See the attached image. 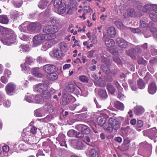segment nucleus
I'll return each instance as SVG.
<instances>
[{"label":"nucleus","mask_w":157,"mask_h":157,"mask_svg":"<svg viewBox=\"0 0 157 157\" xmlns=\"http://www.w3.org/2000/svg\"><path fill=\"white\" fill-rule=\"evenodd\" d=\"M64 4V3L62 2V0H55L54 6L55 8L57 9Z\"/></svg>","instance_id":"37"},{"label":"nucleus","mask_w":157,"mask_h":157,"mask_svg":"<svg viewBox=\"0 0 157 157\" xmlns=\"http://www.w3.org/2000/svg\"><path fill=\"white\" fill-rule=\"evenodd\" d=\"M92 11V9L89 6H86L84 7V13L83 15L84 16V19H86L85 15L87 13L90 12Z\"/></svg>","instance_id":"40"},{"label":"nucleus","mask_w":157,"mask_h":157,"mask_svg":"<svg viewBox=\"0 0 157 157\" xmlns=\"http://www.w3.org/2000/svg\"><path fill=\"white\" fill-rule=\"evenodd\" d=\"M79 79L81 81L83 82L88 83V82L89 79L87 76L85 75L79 76Z\"/></svg>","instance_id":"44"},{"label":"nucleus","mask_w":157,"mask_h":157,"mask_svg":"<svg viewBox=\"0 0 157 157\" xmlns=\"http://www.w3.org/2000/svg\"><path fill=\"white\" fill-rule=\"evenodd\" d=\"M43 69L44 71L48 74L55 72L56 71V66L50 64H48L44 66Z\"/></svg>","instance_id":"9"},{"label":"nucleus","mask_w":157,"mask_h":157,"mask_svg":"<svg viewBox=\"0 0 157 157\" xmlns=\"http://www.w3.org/2000/svg\"><path fill=\"white\" fill-rule=\"evenodd\" d=\"M144 136H148L151 139L157 137V130L155 128L146 130L143 131Z\"/></svg>","instance_id":"6"},{"label":"nucleus","mask_w":157,"mask_h":157,"mask_svg":"<svg viewBox=\"0 0 157 157\" xmlns=\"http://www.w3.org/2000/svg\"><path fill=\"white\" fill-rule=\"evenodd\" d=\"M0 38L4 44L9 45L15 42L16 35L12 30L0 26Z\"/></svg>","instance_id":"1"},{"label":"nucleus","mask_w":157,"mask_h":157,"mask_svg":"<svg viewBox=\"0 0 157 157\" xmlns=\"http://www.w3.org/2000/svg\"><path fill=\"white\" fill-rule=\"evenodd\" d=\"M34 114L36 117H42L44 115L43 110L40 109H38L34 111Z\"/></svg>","instance_id":"34"},{"label":"nucleus","mask_w":157,"mask_h":157,"mask_svg":"<svg viewBox=\"0 0 157 157\" xmlns=\"http://www.w3.org/2000/svg\"><path fill=\"white\" fill-rule=\"evenodd\" d=\"M127 54L131 58L133 59L136 58L135 56L136 54V51L133 49H131L127 51L126 52Z\"/></svg>","instance_id":"25"},{"label":"nucleus","mask_w":157,"mask_h":157,"mask_svg":"<svg viewBox=\"0 0 157 157\" xmlns=\"http://www.w3.org/2000/svg\"><path fill=\"white\" fill-rule=\"evenodd\" d=\"M107 89L111 94H113L115 91V89L113 86L110 83L107 84Z\"/></svg>","instance_id":"35"},{"label":"nucleus","mask_w":157,"mask_h":157,"mask_svg":"<svg viewBox=\"0 0 157 157\" xmlns=\"http://www.w3.org/2000/svg\"><path fill=\"white\" fill-rule=\"evenodd\" d=\"M113 83L119 90L121 91L122 90V89L117 81L116 80L114 81H113Z\"/></svg>","instance_id":"60"},{"label":"nucleus","mask_w":157,"mask_h":157,"mask_svg":"<svg viewBox=\"0 0 157 157\" xmlns=\"http://www.w3.org/2000/svg\"><path fill=\"white\" fill-rule=\"evenodd\" d=\"M157 88L155 83L154 82H152L149 84L148 91L151 94H155Z\"/></svg>","instance_id":"16"},{"label":"nucleus","mask_w":157,"mask_h":157,"mask_svg":"<svg viewBox=\"0 0 157 157\" xmlns=\"http://www.w3.org/2000/svg\"><path fill=\"white\" fill-rule=\"evenodd\" d=\"M153 23L151 22H150L148 24L149 27L151 28L150 30H149L148 32L149 34L148 35H147L146 34H145V37L146 38L152 35H154V37H157V30L156 28L152 27Z\"/></svg>","instance_id":"11"},{"label":"nucleus","mask_w":157,"mask_h":157,"mask_svg":"<svg viewBox=\"0 0 157 157\" xmlns=\"http://www.w3.org/2000/svg\"><path fill=\"white\" fill-rule=\"evenodd\" d=\"M48 2L47 1L42 0L39 3L38 6L41 9H44L47 6Z\"/></svg>","instance_id":"36"},{"label":"nucleus","mask_w":157,"mask_h":157,"mask_svg":"<svg viewBox=\"0 0 157 157\" xmlns=\"http://www.w3.org/2000/svg\"><path fill=\"white\" fill-rule=\"evenodd\" d=\"M94 82L95 85L100 87H103L106 84L105 81L101 78H99L98 80L95 81Z\"/></svg>","instance_id":"23"},{"label":"nucleus","mask_w":157,"mask_h":157,"mask_svg":"<svg viewBox=\"0 0 157 157\" xmlns=\"http://www.w3.org/2000/svg\"><path fill=\"white\" fill-rule=\"evenodd\" d=\"M9 21L8 18L5 15H0V23L3 24H7Z\"/></svg>","instance_id":"31"},{"label":"nucleus","mask_w":157,"mask_h":157,"mask_svg":"<svg viewBox=\"0 0 157 157\" xmlns=\"http://www.w3.org/2000/svg\"><path fill=\"white\" fill-rule=\"evenodd\" d=\"M78 127L81 129V131L82 133L87 134L89 133L90 129L87 126L85 125L80 124L78 125Z\"/></svg>","instance_id":"19"},{"label":"nucleus","mask_w":157,"mask_h":157,"mask_svg":"<svg viewBox=\"0 0 157 157\" xmlns=\"http://www.w3.org/2000/svg\"><path fill=\"white\" fill-rule=\"evenodd\" d=\"M101 68L103 71L106 74H108L110 71V69L107 67L105 66L104 65H101Z\"/></svg>","instance_id":"55"},{"label":"nucleus","mask_w":157,"mask_h":157,"mask_svg":"<svg viewBox=\"0 0 157 157\" xmlns=\"http://www.w3.org/2000/svg\"><path fill=\"white\" fill-rule=\"evenodd\" d=\"M77 133V131H76L71 129L69 130L67 132V135L68 136L70 137H75L76 134Z\"/></svg>","instance_id":"43"},{"label":"nucleus","mask_w":157,"mask_h":157,"mask_svg":"<svg viewBox=\"0 0 157 157\" xmlns=\"http://www.w3.org/2000/svg\"><path fill=\"white\" fill-rule=\"evenodd\" d=\"M128 82L131 85L132 90L134 91L136 90L137 88L136 83L131 80H129Z\"/></svg>","instance_id":"48"},{"label":"nucleus","mask_w":157,"mask_h":157,"mask_svg":"<svg viewBox=\"0 0 157 157\" xmlns=\"http://www.w3.org/2000/svg\"><path fill=\"white\" fill-rule=\"evenodd\" d=\"M50 25H48L44 26L43 28V31L45 34L46 37H48L50 34Z\"/></svg>","instance_id":"38"},{"label":"nucleus","mask_w":157,"mask_h":157,"mask_svg":"<svg viewBox=\"0 0 157 157\" xmlns=\"http://www.w3.org/2000/svg\"><path fill=\"white\" fill-rule=\"evenodd\" d=\"M41 28L40 23L37 22H33L29 24L27 27V29L31 31L36 32H39Z\"/></svg>","instance_id":"3"},{"label":"nucleus","mask_w":157,"mask_h":157,"mask_svg":"<svg viewBox=\"0 0 157 157\" xmlns=\"http://www.w3.org/2000/svg\"><path fill=\"white\" fill-rule=\"evenodd\" d=\"M90 157H99L98 152L94 149H90L89 151Z\"/></svg>","instance_id":"29"},{"label":"nucleus","mask_w":157,"mask_h":157,"mask_svg":"<svg viewBox=\"0 0 157 157\" xmlns=\"http://www.w3.org/2000/svg\"><path fill=\"white\" fill-rule=\"evenodd\" d=\"M72 97L69 94H64L62 98V103L63 105H65L69 104L71 101Z\"/></svg>","instance_id":"13"},{"label":"nucleus","mask_w":157,"mask_h":157,"mask_svg":"<svg viewBox=\"0 0 157 157\" xmlns=\"http://www.w3.org/2000/svg\"><path fill=\"white\" fill-rule=\"evenodd\" d=\"M151 19L154 22L157 21V15L155 13H151L149 14Z\"/></svg>","instance_id":"45"},{"label":"nucleus","mask_w":157,"mask_h":157,"mask_svg":"<svg viewBox=\"0 0 157 157\" xmlns=\"http://www.w3.org/2000/svg\"><path fill=\"white\" fill-rule=\"evenodd\" d=\"M56 92V90L53 89H51L50 91L45 90L41 94L44 100H49L52 95Z\"/></svg>","instance_id":"8"},{"label":"nucleus","mask_w":157,"mask_h":157,"mask_svg":"<svg viewBox=\"0 0 157 157\" xmlns=\"http://www.w3.org/2000/svg\"><path fill=\"white\" fill-rule=\"evenodd\" d=\"M21 67L22 68V70H29L30 69L29 67L26 66L25 63L21 65Z\"/></svg>","instance_id":"62"},{"label":"nucleus","mask_w":157,"mask_h":157,"mask_svg":"<svg viewBox=\"0 0 157 157\" xmlns=\"http://www.w3.org/2000/svg\"><path fill=\"white\" fill-rule=\"evenodd\" d=\"M107 117L106 116L102 115L99 117L97 119V122L98 124L103 127L104 129L106 130L107 125L106 123Z\"/></svg>","instance_id":"10"},{"label":"nucleus","mask_w":157,"mask_h":157,"mask_svg":"<svg viewBox=\"0 0 157 157\" xmlns=\"http://www.w3.org/2000/svg\"><path fill=\"white\" fill-rule=\"evenodd\" d=\"M50 34L48 36L52 38H55L56 36L54 34L58 32V27L55 25H50Z\"/></svg>","instance_id":"15"},{"label":"nucleus","mask_w":157,"mask_h":157,"mask_svg":"<svg viewBox=\"0 0 157 157\" xmlns=\"http://www.w3.org/2000/svg\"><path fill=\"white\" fill-rule=\"evenodd\" d=\"M23 52H26L29 50V48L28 46L27 45H22L20 46Z\"/></svg>","instance_id":"54"},{"label":"nucleus","mask_w":157,"mask_h":157,"mask_svg":"<svg viewBox=\"0 0 157 157\" xmlns=\"http://www.w3.org/2000/svg\"><path fill=\"white\" fill-rule=\"evenodd\" d=\"M46 39V35L42 34H39L35 36L33 38V44L35 46L40 45Z\"/></svg>","instance_id":"4"},{"label":"nucleus","mask_w":157,"mask_h":157,"mask_svg":"<svg viewBox=\"0 0 157 157\" xmlns=\"http://www.w3.org/2000/svg\"><path fill=\"white\" fill-rule=\"evenodd\" d=\"M27 101L29 102H33L34 97L33 95H31L29 96H27L25 98Z\"/></svg>","instance_id":"56"},{"label":"nucleus","mask_w":157,"mask_h":157,"mask_svg":"<svg viewBox=\"0 0 157 157\" xmlns=\"http://www.w3.org/2000/svg\"><path fill=\"white\" fill-rule=\"evenodd\" d=\"M25 62L27 64L31 65L33 62V58L30 57H27L25 59Z\"/></svg>","instance_id":"52"},{"label":"nucleus","mask_w":157,"mask_h":157,"mask_svg":"<svg viewBox=\"0 0 157 157\" xmlns=\"http://www.w3.org/2000/svg\"><path fill=\"white\" fill-rule=\"evenodd\" d=\"M114 107L117 109L123 111L124 109V106L123 103L119 101H117L114 103Z\"/></svg>","instance_id":"27"},{"label":"nucleus","mask_w":157,"mask_h":157,"mask_svg":"<svg viewBox=\"0 0 157 157\" xmlns=\"http://www.w3.org/2000/svg\"><path fill=\"white\" fill-rule=\"evenodd\" d=\"M16 85L12 82H10L7 84L5 88V90L7 94L9 95H11L15 89Z\"/></svg>","instance_id":"12"},{"label":"nucleus","mask_w":157,"mask_h":157,"mask_svg":"<svg viewBox=\"0 0 157 157\" xmlns=\"http://www.w3.org/2000/svg\"><path fill=\"white\" fill-rule=\"evenodd\" d=\"M109 51L111 53L114 55L117 56H119V53H121L123 52L122 50H118L117 48H111L109 49Z\"/></svg>","instance_id":"28"},{"label":"nucleus","mask_w":157,"mask_h":157,"mask_svg":"<svg viewBox=\"0 0 157 157\" xmlns=\"http://www.w3.org/2000/svg\"><path fill=\"white\" fill-rule=\"evenodd\" d=\"M20 15L18 11H15L13 13L12 16L14 20H16L17 17H19Z\"/></svg>","instance_id":"58"},{"label":"nucleus","mask_w":157,"mask_h":157,"mask_svg":"<svg viewBox=\"0 0 157 157\" xmlns=\"http://www.w3.org/2000/svg\"><path fill=\"white\" fill-rule=\"evenodd\" d=\"M48 79L51 80H55L58 78V75L55 72L48 74L47 76Z\"/></svg>","instance_id":"32"},{"label":"nucleus","mask_w":157,"mask_h":157,"mask_svg":"<svg viewBox=\"0 0 157 157\" xmlns=\"http://www.w3.org/2000/svg\"><path fill=\"white\" fill-rule=\"evenodd\" d=\"M145 84L142 79H139L138 81V88L142 89L145 88Z\"/></svg>","instance_id":"42"},{"label":"nucleus","mask_w":157,"mask_h":157,"mask_svg":"<svg viewBox=\"0 0 157 157\" xmlns=\"http://www.w3.org/2000/svg\"><path fill=\"white\" fill-rule=\"evenodd\" d=\"M55 38H52L50 36H48L46 37V40H47L45 44V46L47 48L51 47L55 43V41L54 39Z\"/></svg>","instance_id":"17"},{"label":"nucleus","mask_w":157,"mask_h":157,"mask_svg":"<svg viewBox=\"0 0 157 157\" xmlns=\"http://www.w3.org/2000/svg\"><path fill=\"white\" fill-rule=\"evenodd\" d=\"M48 88V85L44 83H40L34 85L33 86L34 91L38 93H42Z\"/></svg>","instance_id":"7"},{"label":"nucleus","mask_w":157,"mask_h":157,"mask_svg":"<svg viewBox=\"0 0 157 157\" xmlns=\"http://www.w3.org/2000/svg\"><path fill=\"white\" fill-rule=\"evenodd\" d=\"M102 61L108 66H109L111 63V62L108 59L104 57L102 58Z\"/></svg>","instance_id":"53"},{"label":"nucleus","mask_w":157,"mask_h":157,"mask_svg":"<svg viewBox=\"0 0 157 157\" xmlns=\"http://www.w3.org/2000/svg\"><path fill=\"white\" fill-rule=\"evenodd\" d=\"M35 102L37 104H42L44 102V99L41 94L36 95L35 97Z\"/></svg>","instance_id":"22"},{"label":"nucleus","mask_w":157,"mask_h":157,"mask_svg":"<svg viewBox=\"0 0 157 157\" xmlns=\"http://www.w3.org/2000/svg\"><path fill=\"white\" fill-rule=\"evenodd\" d=\"M94 52L95 51L94 50H91L88 52L87 53V56L89 58L92 57L93 56Z\"/></svg>","instance_id":"64"},{"label":"nucleus","mask_w":157,"mask_h":157,"mask_svg":"<svg viewBox=\"0 0 157 157\" xmlns=\"http://www.w3.org/2000/svg\"><path fill=\"white\" fill-rule=\"evenodd\" d=\"M44 109L47 111L53 110V106L52 104L49 101H46L45 105L44 106Z\"/></svg>","instance_id":"30"},{"label":"nucleus","mask_w":157,"mask_h":157,"mask_svg":"<svg viewBox=\"0 0 157 157\" xmlns=\"http://www.w3.org/2000/svg\"><path fill=\"white\" fill-rule=\"evenodd\" d=\"M113 59L114 62L116 63L117 64H119L121 63V60L119 58L114 57H113Z\"/></svg>","instance_id":"63"},{"label":"nucleus","mask_w":157,"mask_h":157,"mask_svg":"<svg viewBox=\"0 0 157 157\" xmlns=\"http://www.w3.org/2000/svg\"><path fill=\"white\" fill-rule=\"evenodd\" d=\"M19 37L22 40L25 41H28L29 40V37L23 33H21L20 34Z\"/></svg>","instance_id":"46"},{"label":"nucleus","mask_w":157,"mask_h":157,"mask_svg":"<svg viewBox=\"0 0 157 157\" xmlns=\"http://www.w3.org/2000/svg\"><path fill=\"white\" fill-rule=\"evenodd\" d=\"M85 142L81 140H79L77 141L76 143L75 147L76 149L78 150H82L83 149L84 146Z\"/></svg>","instance_id":"24"},{"label":"nucleus","mask_w":157,"mask_h":157,"mask_svg":"<svg viewBox=\"0 0 157 157\" xmlns=\"http://www.w3.org/2000/svg\"><path fill=\"white\" fill-rule=\"evenodd\" d=\"M144 112L145 109L143 106H138V116L142 115Z\"/></svg>","instance_id":"51"},{"label":"nucleus","mask_w":157,"mask_h":157,"mask_svg":"<svg viewBox=\"0 0 157 157\" xmlns=\"http://www.w3.org/2000/svg\"><path fill=\"white\" fill-rule=\"evenodd\" d=\"M99 95L102 99H105L107 97V94L105 89H100L99 90Z\"/></svg>","instance_id":"26"},{"label":"nucleus","mask_w":157,"mask_h":157,"mask_svg":"<svg viewBox=\"0 0 157 157\" xmlns=\"http://www.w3.org/2000/svg\"><path fill=\"white\" fill-rule=\"evenodd\" d=\"M65 138V136L64 134H61L59 135L58 137L56 138V140L59 142L64 140Z\"/></svg>","instance_id":"57"},{"label":"nucleus","mask_w":157,"mask_h":157,"mask_svg":"<svg viewBox=\"0 0 157 157\" xmlns=\"http://www.w3.org/2000/svg\"><path fill=\"white\" fill-rule=\"evenodd\" d=\"M106 45L108 47H111L114 45L115 42L113 39L107 38L105 42Z\"/></svg>","instance_id":"33"},{"label":"nucleus","mask_w":157,"mask_h":157,"mask_svg":"<svg viewBox=\"0 0 157 157\" xmlns=\"http://www.w3.org/2000/svg\"><path fill=\"white\" fill-rule=\"evenodd\" d=\"M115 24L117 26L118 28L120 29H124L125 26L120 22L118 21H115L114 22Z\"/></svg>","instance_id":"50"},{"label":"nucleus","mask_w":157,"mask_h":157,"mask_svg":"<svg viewBox=\"0 0 157 157\" xmlns=\"http://www.w3.org/2000/svg\"><path fill=\"white\" fill-rule=\"evenodd\" d=\"M57 9L58 13L59 14H63L66 11V6L65 4H64V5H63L62 6L59 7V8H57Z\"/></svg>","instance_id":"39"},{"label":"nucleus","mask_w":157,"mask_h":157,"mask_svg":"<svg viewBox=\"0 0 157 157\" xmlns=\"http://www.w3.org/2000/svg\"><path fill=\"white\" fill-rule=\"evenodd\" d=\"M75 86L73 84H71L68 85L67 90L68 92L72 93L75 90Z\"/></svg>","instance_id":"41"},{"label":"nucleus","mask_w":157,"mask_h":157,"mask_svg":"<svg viewBox=\"0 0 157 157\" xmlns=\"http://www.w3.org/2000/svg\"><path fill=\"white\" fill-rule=\"evenodd\" d=\"M107 35L110 37H114L116 35L115 28L113 27H109L107 31Z\"/></svg>","instance_id":"18"},{"label":"nucleus","mask_w":157,"mask_h":157,"mask_svg":"<svg viewBox=\"0 0 157 157\" xmlns=\"http://www.w3.org/2000/svg\"><path fill=\"white\" fill-rule=\"evenodd\" d=\"M151 4H147L144 7L141 5H138V16H142L144 12L147 13L151 10Z\"/></svg>","instance_id":"5"},{"label":"nucleus","mask_w":157,"mask_h":157,"mask_svg":"<svg viewBox=\"0 0 157 157\" xmlns=\"http://www.w3.org/2000/svg\"><path fill=\"white\" fill-rule=\"evenodd\" d=\"M108 122L107 127L105 128L106 130L111 132L113 129L117 130L120 127L121 122L117 119L110 117L109 119Z\"/></svg>","instance_id":"2"},{"label":"nucleus","mask_w":157,"mask_h":157,"mask_svg":"<svg viewBox=\"0 0 157 157\" xmlns=\"http://www.w3.org/2000/svg\"><path fill=\"white\" fill-rule=\"evenodd\" d=\"M147 24L145 21H141L140 22V28H144L147 27Z\"/></svg>","instance_id":"61"},{"label":"nucleus","mask_w":157,"mask_h":157,"mask_svg":"<svg viewBox=\"0 0 157 157\" xmlns=\"http://www.w3.org/2000/svg\"><path fill=\"white\" fill-rule=\"evenodd\" d=\"M52 53L54 56L56 57L59 58L62 56V52L60 50L57 48H54L52 50Z\"/></svg>","instance_id":"21"},{"label":"nucleus","mask_w":157,"mask_h":157,"mask_svg":"<svg viewBox=\"0 0 157 157\" xmlns=\"http://www.w3.org/2000/svg\"><path fill=\"white\" fill-rule=\"evenodd\" d=\"M19 29L20 31L21 32H26V29L25 26V24H22L19 27Z\"/></svg>","instance_id":"59"},{"label":"nucleus","mask_w":157,"mask_h":157,"mask_svg":"<svg viewBox=\"0 0 157 157\" xmlns=\"http://www.w3.org/2000/svg\"><path fill=\"white\" fill-rule=\"evenodd\" d=\"M116 43L121 48H126L128 46V42L121 38H118L116 40Z\"/></svg>","instance_id":"14"},{"label":"nucleus","mask_w":157,"mask_h":157,"mask_svg":"<svg viewBox=\"0 0 157 157\" xmlns=\"http://www.w3.org/2000/svg\"><path fill=\"white\" fill-rule=\"evenodd\" d=\"M60 21L59 19L55 17H52L50 19V22L52 24H58Z\"/></svg>","instance_id":"49"},{"label":"nucleus","mask_w":157,"mask_h":157,"mask_svg":"<svg viewBox=\"0 0 157 157\" xmlns=\"http://www.w3.org/2000/svg\"><path fill=\"white\" fill-rule=\"evenodd\" d=\"M32 73L33 75L38 78H41L43 76V74L40 71L39 68L38 67L33 69Z\"/></svg>","instance_id":"20"},{"label":"nucleus","mask_w":157,"mask_h":157,"mask_svg":"<svg viewBox=\"0 0 157 157\" xmlns=\"http://www.w3.org/2000/svg\"><path fill=\"white\" fill-rule=\"evenodd\" d=\"M73 106L74 107V108H72V107H70V109L72 110L75 109L77 112H81V108H82V106L80 105H78L76 106L75 105H73Z\"/></svg>","instance_id":"47"}]
</instances>
